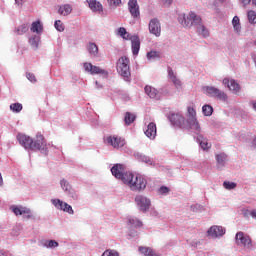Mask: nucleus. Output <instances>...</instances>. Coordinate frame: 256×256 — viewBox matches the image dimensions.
Here are the masks:
<instances>
[{
    "instance_id": "obj_1",
    "label": "nucleus",
    "mask_w": 256,
    "mask_h": 256,
    "mask_svg": "<svg viewBox=\"0 0 256 256\" xmlns=\"http://www.w3.org/2000/svg\"><path fill=\"white\" fill-rule=\"evenodd\" d=\"M169 121L172 125L181 127L182 129H190L193 133L201 132V125H199V121H197V112L193 107H188L187 120H185V117L181 114H171Z\"/></svg>"
},
{
    "instance_id": "obj_2",
    "label": "nucleus",
    "mask_w": 256,
    "mask_h": 256,
    "mask_svg": "<svg viewBox=\"0 0 256 256\" xmlns=\"http://www.w3.org/2000/svg\"><path fill=\"white\" fill-rule=\"evenodd\" d=\"M179 23L183 25V27H196L197 33L202 35L203 37H209V30L205 28L203 25V20L201 16L195 14V12H190L187 16L182 14L178 17Z\"/></svg>"
},
{
    "instance_id": "obj_3",
    "label": "nucleus",
    "mask_w": 256,
    "mask_h": 256,
    "mask_svg": "<svg viewBox=\"0 0 256 256\" xmlns=\"http://www.w3.org/2000/svg\"><path fill=\"white\" fill-rule=\"evenodd\" d=\"M124 185H128L135 193H141V191H145L147 188V179L141 176V174L135 175L130 173L124 181Z\"/></svg>"
},
{
    "instance_id": "obj_4",
    "label": "nucleus",
    "mask_w": 256,
    "mask_h": 256,
    "mask_svg": "<svg viewBox=\"0 0 256 256\" xmlns=\"http://www.w3.org/2000/svg\"><path fill=\"white\" fill-rule=\"evenodd\" d=\"M118 35H120V37H123L124 39H130L132 54L134 55V57H137L141 49V40L139 39V36L133 35L129 37V34L127 33V29H125L124 27H120L118 29Z\"/></svg>"
},
{
    "instance_id": "obj_5",
    "label": "nucleus",
    "mask_w": 256,
    "mask_h": 256,
    "mask_svg": "<svg viewBox=\"0 0 256 256\" xmlns=\"http://www.w3.org/2000/svg\"><path fill=\"white\" fill-rule=\"evenodd\" d=\"M51 144H47V140L41 133H37L35 139H32V149L31 151H40L43 155H48L49 146Z\"/></svg>"
},
{
    "instance_id": "obj_6",
    "label": "nucleus",
    "mask_w": 256,
    "mask_h": 256,
    "mask_svg": "<svg viewBox=\"0 0 256 256\" xmlns=\"http://www.w3.org/2000/svg\"><path fill=\"white\" fill-rule=\"evenodd\" d=\"M202 89L207 97H213L214 99H218V101H227L229 99L225 91L215 86H204Z\"/></svg>"
},
{
    "instance_id": "obj_7",
    "label": "nucleus",
    "mask_w": 256,
    "mask_h": 256,
    "mask_svg": "<svg viewBox=\"0 0 256 256\" xmlns=\"http://www.w3.org/2000/svg\"><path fill=\"white\" fill-rule=\"evenodd\" d=\"M117 71L125 81H128L131 77V70L129 67V58L121 57L117 62Z\"/></svg>"
},
{
    "instance_id": "obj_8",
    "label": "nucleus",
    "mask_w": 256,
    "mask_h": 256,
    "mask_svg": "<svg viewBox=\"0 0 256 256\" xmlns=\"http://www.w3.org/2000/svg\"><path fill=\"white\" fill-rule=\"evenodd\" d=\"M236 245H241L244 247L245 251H253V241L249 235L244 232H238L235 236Z\"/></svg>"
},
{
    "instance_id": "obj_9",
    "label": "nucleus",
    "mask_w": 256,
    "mask_h": 256,
    "mask_svg": "<svg viewBox=\"0 0 256 256\" xmlns=\"http://www.w3.org/2000/svg\"><path fill=\"white\" fill-rule=\"evenodd\" d=\"M10 209H11L12 213H14V215H16V217H19V215H22L23 219L35 220V215H33V212L25 206L13 205L10 207Z\"/></svg>"
},
{
    "instance_id": "obj_10",
    "label": "nucleus",
    "mask_w": 256,
    "mask_h": 256,
    "mask_svg": "<svg viewBox=\"0 0 256 256\" xmlns=\"http://www.w3.org/2000/svg\"><path fill=\"white\" fill-rule=\"evenodd\" d=\"M135 203L139 209V211H142V213H147L151 207V199H149L145 195H137L135 197Z\"/></svg>"
},
{
    "instance_id": "obj_11",
    "label": "nucleus",
    "mask_w": 256,
    "mask_h": 256,
    "mask_svg": "<svg viewBox=\"0 0 256 256\" xmlns=\"http://www.w3.org/2000/svg\"><path fill=\"white\" fill-rule=\"evenodd\" d=\"M111 173L116 179H120L123 183H125L127 177L131 174V172L125 173V167L122 164H115L111 168Z\"/></svg>"
},
{
    "instance_id": "obj_12",
    "label": "nucleus",
    "mask_w": 256,
    "mask_h": 256,
    "mask_svg": "<svg viewBox=\"0 0 256 256\" xmlns=\"http://www.w3.org/2000/svg\"><path fill=\"white\" fill-rule=\"evenodd\" d=\"M52 205L56 207L59 211H64V213H68L69 215H74L75 211L73 207L66 202H63L61 199H51Z\"/></svg>"
},
{
    "instance_id": "obj_13",
    "label": "nucleus",
    "mask_w": 256,
    "mask_h": 256,
    "mask_svg": "<svg viewBox=\"0 0 256 256\" xmlns=\"http://www.w3.org/2000/svg\"><path fill=\"white\" fill-rule=\"evenodd\" d=\"M16 139H17L19 145H21V147H24V149H26V151H31L32 145H33V138H31L30 136H28L26 134L18 133L16 136Z\"/></svg>"
},
{
    "instance_id": "obj_14",
    "label": "nucleus",
    "mask_w": 256,
    "mask_h": 256,
    "mask_svg": "<svg viewBox=\"0 0 256 256\" xmlns=\"http://www.w3.org/2000/svg\"><path fill=\"white\" fill-rule=\"evenodd\" d=\"M105 143L107 145H111L114 149H121V147H125V139L118 136L106 137Z\"/></svg>"
},
{
    "instance_id": "obj_15",
    "label": "nucleus",
    "mask_w": 256,
    "mask_h": 256,
    "mask_svg": "<svg viewBox=\"0 0 256 256\" xmlns=\"http://www.w3.org/2000/svg\"><path fill=\"white\" fill-rule=\"evenodd\" d=\"M83 67L86 73H90V75H107V71L105 69H101L99 66H95L89 62H85Z\"/></svg>"
},
{
    "instance_id": "obj_16",
    "label": "nucleus",
    "mask_w": 256,
    "mask_h": 256,
    "mask_svg": "<svg viewBox=\"0 0 256 256\" xmlns=\"http://www.w3.org/2000/svg\"><path fill=\"white\" fill-rule=\"evenodd\" d=\"M149 32L155 37H161V22H159V19L153 18L150 20Z\"/></svg>"
},
{
    "instance_id": "obj_17",
    "label": "nucleus",
    "mask_w": 256,
    "mask_h": 256,
    "mask_svg": "<svg viewBox=\"0 0 256 256\" xmlns=\"http://www.w3.org/2000/svg\"><path fill=\"white\" fill-rule=\"evenodd\" d=\"M222 83L229 89V91H232L234 95H237L241 91V86L233 79L229 80V78H224Z\"/></svg>"
},
{
    "instance_id": "obj_18",
    "label": "nucleus",
    "mask_w": 256,
    "mask_h": 256,
    "mask_svg": "<svg viewBox=\"0 0 256 256\" xmlns=\"http://www.w3.org/2000/svg\"><path fill=\"white\" fill-rule=\"evenodd\" d=\"M128 10L133 19H139V17H141V12L139 11V3L137 0L128 1Z\"/></svg>"
},
{
    "instance_id": "obj_19",
    "label": "nucleus",
    "mask_w": 256,
    "mask_h": 256,
    "mask_svg": "<svg viewBox=\"0 0 256 256\" xmlns=\"http://www.w3.org/2000/svg\"><path fill=\"white\" fill-rule=\"evenodd\" d=\"M225 233V228L222 226H212L208 229L207 235L212 239H217L218 237H223Z\"/></svg>"
},
{
    "instance_id": "obj_20",
    "label": "nucleus",
    "mask_w": 256,
    "mask_h": 256,
    "mask_svg": "<svg viewBox=\"0 0 256 256\" xmlns=\"http://www.w3.org/2000/svg\"><path fill=\"white\" fill-rule=\"evenodd\" d=\"M144 91L150 99H156V101H159L161 99V92H158L157 89L153 88L152 86H145Z\"/></svg>"
},
{
    "instance_id": "obj_21",
    "label": "nucleus",
    "mask_w": 256,
    "mask_h": 256,
    "mask_svg": "<svg viewBox=\"0 0 256 256\" xmlns=\"http://www.w3.org/2000/svg\"><path fill=\"white\" fill-rule=\"evenodd\" d=\"M144 133L148 139H155L157 137V125L154 122H150Z\"/></svg>"
},
{
    "instance_id": "obj_22",
    "label": "nucleus",
    "mask_w": 256,
    "mask_h": 256,
    "mask_svg": "<svg viewBox=\"0 0 256 256\" xmlns=\"http://www.w3.org/2000/svg\"><path fill=\"white\" fill-rule=\"evenodd\" d=\"M86 1L91 11H93L94 13H102L103 5L101 4V2L97 0H86Z\"/></svg>"
},
{
    "instance_id": "obj_23",
    "label": "nucleus",
    "mask_w": 256,
    "mask_h": 256,
    "mask_svg": "<svg viewBox=\"0 0 256 256\" xmlns=\"http://www.w3.org/2000/svg\"><path fill=\"white\" fill-rule=\"evenodd\" d=\"M216 167L217 169H223L227 163V154L225 153H220L216 154Z\"/></svg>"
},
{
    "instance_id": "obj_24",
    "label": "nucleus",
    "mask_w": 256,
    "mask_h": 256,
    "mask_svg": "<svg viewBox=\"0 0 256 256\" xmlns=\"http://www.w3.org/2000/svg\"><path fill=\"white\" fill-rule=\"evenodd\" d=\"M72 12L73 6H71V4H63L58 8V13L59 15H62V17H67L68 15H71Z\"/></svg>"
},
{
    "instance_id": "obj_25",
    "label": "nucleus",
    "mask_w": 256,
    "mask_h": 256,
    "mask_svg": "<svg viewBox=\"0 0 256 256\" xmlns=\"http://www.w3.org/2000/svg\"><path fill=\"white\" fill-rule=\"evenodd\" d=\"M135 157L137 160H139L141 163H146V165L155 166V161L147 155H144L142 153H136Z\"/></svg>"
},
{
    "instance_id": "obj_26",
    "label": "nucleus",
    "mask_w": 256,
    "mask_h": 256,
    "mask_svg": "<svg viewBox=\"0 0 256 256\" xmlns=\"http://www.w3.org/2000/svg\"><path fill=\"white\" fill-rule=\"evenodd\" d=\"M28 43L34 51H37V49H39V43H41V36H39L38 34L32 35L29 38Z\"/></svg>"
},
{
    "instance_id": "obj_27",
    "label": "nucleus",
    "mask_w": 256,
    "mask_h": 256,
    "mask_svg": "<svg viewBox=\"0 0 256 256\" xmlns=\"http://www.w3.org/2000/svg\"><path fill=\"white\" fill-rule=\"evenodd\" d=\"M30 31L32 33H36V35H41L43 33V23H41L39 20L34 21L31 24Z\"/></svg>"
},
{
    "instance_id": "obj_28",
    "label": "nucleus",
    "mask_w": 256,
    "mask_h": 256,
    "mask_svg": "<svg viewBox=\"0 0 256 256\" xmlns=\"http://www.w3.org/2000/svg\"><path fill=\"white\" fill-rule=\"evenodd\" d=\"M197 135L196 137V141L199 143L201 149H203V151L209 149V143H207V141L205 140V137L201 134V128H200V132L199 133H195Z\"/></svg>"
},
{
    "instance_id": "obj_29",
    "label": "nucleus",
    "mask_w": 256,
    "mask_h": 256,
    "mask_svg": "<svg viewBox=\"0 0 256 256\" xmlns=\"http://www.w3.org/2000/svg\"><path fill=\"white\" fill-rule=\"evenodd\" d=\"M87 51L91 57H98L99 55V47L94 42L88 44Z\"/></svg>"
},
{
    "instance_id": "obj_30",
    "label": "nucleus",
    "mask_w": 256,
    "mask_h": 256,
    "mask_svg": "<svg viewBox=\"0 0 256 256\" xmlns=\"http://www.w3.org/2000/svg\"><path fill=\"white\" fill-rule=\"evenodd\" d=\"M128 225L130 227H143V222H141L139 219L136 217H128Z\"/></svg>"
},
{
    "instance_id": "obj_31",
    "label": "nucleus",
    "mask_w": 256,
    "mask_h": 256,
    "mask_svg": "<svg viewBox=\"0 0 256 256\" xmlns=\"http://www.w3.org/2000/svg\"><path fill=\"white\" fill-rule=\"evenodd\" d=\"M69 199H72V201H78L79 200V194L77 191L73 188H70L68 191L64 192Z\"/></svg>"
},
{
    "instance_id": "obj_32",
    "label": "nucleus",
    "mask_w": 256,
    "mask_h": 256,
    "mask_svg": "<svg viewBox=\"0 0 256 256\" xmlns=\"http://www.w3.org/2000/svg\"><path fill=\"white\" fill-rule=\"evenodd\" d=\"M27 31H29V26H27V24H22V25L18 26L17 28H15L14 33L16 35H25V33H27Z\"/></svg>"
},
{
    "instance_id": "obj_33",
    "label": "nucleus",
    "mask_w": 256,
    "mask_h": 256,
    "mask_svg": "<svg viewBox=\"0 0 256 256\" xmlns=\"http://www.w3.org/2000/svg\"><path fill=\"white\" fill-rule=\"evenodd\" d=\"M232 25L236 33H241V22L237 16L233 17Z\"/></svg>"
},
{
    "instance_id": "obj_34",
    "label": "nucleus",
    "mask_w": 256,
    "mask_h": 256,
    "mask_svg": "<svg viewBox=\"0 0 256 256\" xmlns=\"http://www.w3.org/2000/svg\"><path fill=\"white\" fill-rule=\"evenodd\" d=\"M202 113L205 115V117H211V115H213V106L205 104L202 107Z\"/></svg>"
},
{
    "instance_id": "obj_35",
    "label": "nucleus",
    "mask_w": 256,
    "mask_h": 256,
    "mask_svg": "<svg viewBox=\"0 0 256 256\" xmlns=\"http://www.w3.org/2000/svg\"><path fill=\"white\" fill-rule=\"evenodd\" d=\"M44 247L47 249H55L56 247H59V242L55 240H46L44 243Z\"/></svg>"
},
{
    "instance_id": "obj_36",
    "label": "nucleus",
    "mask_w": 256,
    "mask_h": 256,
    "mask_svg": "<svg viewBox=\"0 0 256 256\" xmlns=\"http://www.w3.org/2000/svg\"><path fill=\"white\" fill-rule=\"evenodd\" d=\"M135 118L136 117L134 114H132L131 112H127L124 117L125 124L131 125V123H133L135 121Z\"/></svg>"
},
{
    "instance_id": "obj_37",
    "label": "nucleus",
    "mask_w": 256,
    "mask_h": 256,
    "mask_svg": "<svg viewBox=\"0 0 256 256\" xmlns=\"http://www.w3.org/2000/svg\"><path fill=\"white\" fill-rule=\"evenodd\" d=\"M60 186H61V189L64 191V193H66V191H68L71 188H73V186H71L69 181H67L66 179L60 180Z\"/></svg>"
},
{
    "instance_id": "obj_38",
    "label": "nucleus",
    "mask_w": 256,
    "mask_h": 256,
    "mask_svg": "<svg viewBox=\"0 0 256 256\" xmlns=\"http://www.w3.org/2000/svg\"><path fill=\"white\" fill-rule=\"evenodd\" d=\"M146 57H147L148 61H155V59H159V57H161V55L157 51H150L147 53Z\"/></svg>"
},
{
    "instance_id": "obj_39",
    "label": "nucleus",
    "mask_w": 256,
    "mask_h": 256,
    "mask_svg": "<svg viewBox=\"0 0 256 256\" xmlns=\"http://www.w3.org/2000/svg\"><path fill=\"white\" fill-rule=\"evenodd\" d=\"M10 109L13 113H21L23 111V105L21 103H13L10 105Z\"/></svg>"
},
{
    "instance_id": "obj_40",
    "label": "nucleus",
    "mask_w": 256,
    "mask_h": 256,
    "mask_svg": "<svg viewBox=\"0 0 256 256\" xmlns=\"http://www.w3.org/2000/svg\"><path fill=\"white\" fill-rule=\"evenodd\" d=\"M247 17H248L249 23H251L252 25L256 24V12L255 11H253V10L248 11Z\"/></svg>"
},
{
    "instance_id": "obj_41",
    "label": "nucleus",
    "mask_w": 256,
    "mask_h": 256,
    "mask_svg": "<svg viewBox=\"0 0 256 256\" xmlns=\"http://www.w3.org/2000/svg\"><path fill=\"white\" fill-rule=\"evenodd\" d=\"M223 187L224 189H227V191H231L237 187V183L231 181H224Z\"/></svg>"
},
{
    "instance_id": "obj_42",
    "label": "nucleus",
    "mask_w": 256,
    "mask_h": 256,
    "mask_svg": "<svg viewBox=\"0 0 256 256\" xmlns=\"http://www.w3.org/2000/svg\"><path fill=\"white\" fill-rule=\"evenodd\" d=\"M54 27L56 31H59L60 33H63V31H65V25H63V22L61 20H56L54 23Z\"/></svg>"
},
{
    "instance_id": "obj_43",
    "label": "nucleus",
    "mask_w": 256,
    "mask_h": 256,
    "mask_svg": "<svg viewBox=\"0 0 256 256\" xmlns=\"http://www.w3.org/2000/svg\"><path fill=\"white\" fill-rule=\"evenodd\" d=\"M107 3L111 9H117L121 5V0H107Z\"/></svg>"
},
{
    "instance_id": "obj_44",
    "label": "nucleus",
    "mask_w": 256,
    "mask_h": 256,
    "mask_svg": "<svg viewBox=\"0 0 256 256\" xmlns=\"http://www.w3.org/2000/svg\"><path fill=\"white\" fill-rule=\"evenodd\" d=\"M171 190L169 189V187L167 186H162L158 189V193L160 195H168V193L170 192Z\"/></svg>"
},
{
    "instance_id": "obj_45",
    "label": "nucleus",
    "mask_w": 256,
    "mask_h": 256,
    "mask_svg": "<svg viewBox=\"0 0 256 256\" xmlns=\"http://www.w3.org/2000/svg\"><path fill=\"white\" fill-rule=\"evenodd\" d=\"M26 78L28 79V81H30V83H35L37 81L35 74H33L31 72L26 73Z\"/></svg>"
},
{
    "instance_id": "obj_46",
    "label": "nucleus",
    "mask_w": 256,
    "mask_h": 256,
    "mask_svg": "<svg viewBox=\"0 0 256 256\" xmlns=\"http://www.w3.org/2000/svg\"><path fill=\"white\" fill-rule=\"evenodd\" d=\"M137 235H139V233L136 230L130 229L128 232V236L130 237V239L137 237Z\"/></svg>"
},
{
    "instance_id": "obj_47",
    "label": "nucleus",
    "mask_w": 256,
    "mask_h": 256,
    "mask_svg": "<svg viewBox=\"0 0 256 256\" xmlns=\"http://www.w3.org/2000/svg\"><path fill=\"white\" fill-rule=\"evenodd\" d=\"M168 75H169L170 79L176 78L175 73L173 72V69H171V68H168Z\"/></svg>"
},
{
    "instance_id": "obj_48",
    "label": "nucleus",
    "mask_w": 256,
    "mask_h": 256,
    "mask_svg": "<svg viewBox=\"0 0 256 256\" xmlns=\"http://www.w3.org/2000/svg\"><path fill=\"white\" fill-rule=\"evenodd\" d=\"M172 81L174 83V85H176V87H181V80L176 78H172Z\"/></svg>"
},
{
    "instance_id": "obj_49",
    "label": "nucleus",
    "mask_w": 256,
    "mask_h": 256,
    "mask_svg": "<svg viewBox=\"0 0 256 256\" xmlns=\"http://www.w3.org/2000/svg\"><path fill=\"white\" fill-rule=\"evenodd\" d=\"M190 245H191V247H197L198 245H201V242H199L198 240H192L191 242H190Z\"/></svg>"
},
{
    "instance_id": "obj_50",
    "label": "nucleus",
    "mask_w": 256,
    "mask_h": 256,
    "mask_svg": "<svg viewBox=\"0 0 256 256\" xmlns=\"http://www.w3.org/2000/svg\"><path fill=\"white\" fill-rule=\"evenodd\" d=\"M25 3V0H15V5L18 7H23V4Z\"/></svg>"
},
{
    "instance_id": "obj_51",
    "label": "nucleus",
    "mask_w": 256,
    "mask_h": 256,
    "mask_svg": "<svg viewBox=\"0 0 256 256\" xmlns=\"http://www.w3.org/2000/svg\"><path fill=\"white\" fill-rule=\"evenodd\" d=\"M249 105L254 109V111H256V100H251Z\"/></svg>"
},
{
    "instance_id": "obj_52",
    "label": "nucleus",
    "mask_w": 256,
    "mask_h": 256,
    "mask_svg": "<svg viewBox=\"0 0 256 256\" xmlns=\"http://www.w3.org/2000/svg\"><path fill=\"white\" fill-rule=\"evenodd\" d=\"M191 209H192L193 211H199V209H201V205L195 204L194 206H191Z\"/></svg>"
},
{
    "instance_id": "obj_53",
    "label": "nucleus",
    "mask_w": 256,
    "mask_h": 256,
    "mask_svg": "<svg viewBox=\"0 0 256 256\" xmlns=\"http://www.w3.org/2000/svg\"><path fill=\"white\" fill-rule=\"evenodd\" d=\"M109 256H119V252H117L116 250H109Z\"/></svg>"
},
{
    "instance_id": "obj_54",
    "label": "nucleus",
    "mask_w": 256,
    "mask_h": 256,
    "mask_svg": "<svg viewBox=\"0 0 256 256\" xmlns=\"http://www.w3.org/2000/svg\"><path fill=\"white\" fill-rule=\"evenodd\" d=\"M151 215H152V217H159V212L153 210V211H151Z\"/></svg>"
},
{
    "instance_id": "obj_55",
    "label": "nucleus",
    "mask_w": 256,
    "mask_h": 256,
    "mask_svg": "<svg viewBox=\"0 0 256 256\" xmlns=\"http://www.w3.org/2000/svg\"><path fill=\"white\" fill-rule=\"evenodd\" d=\"M164 5H171L173 3V0H162Z\"/></svg>"
},
{
    "instance_id": "obj_56",
    "label": "nucleus",
    "mask_w": 256,
    "mask_h": 256,
    "mask_svg": "<svg viewBox=\"0 0 256 256\" xmlns=\"http://www.w3.org/2000/svg\"><path fill=\"white\" fill-rule=\"evenodd\" d=\"M243 5H249V3H251V0H241Z\"/></svg>"
},
{
    "instance_id": "obj_57",
    "label": "nucleus",
    "mask_w": 256,
    "mask_h": 256,
    "mask_svg": "<svg viewBox=\"0 0 256 256\" xmlns=\"http://www.w3.org/2000/svg\"><path fill=\"white\" fill-rule=\"evenodd\" d=\"M95 85H96V89H101V88L103 87V86H101V85L99 84L98 81L95 82Z\"/></svg>"
},
{
    "instance_id": "obj_58",
    "label": "nucleus",
    "mask_w": 256,
    "mask_h": 256,
    "mask_svg": "<svg viewBox=\"0 0 256 256\" xmlns=\"http://www.w3.org/2000/svg\"><path fill=\"white\" fill-rule=\"evenodd\" d=\"M0 187H3V176L0 173Z\"/></svg>"
},
{
    "instance_id": "obj_59",
    "label": "nucleus",
    "mask_w": 256,
    "mask_h": 256,
    "mask_svg": "<svg viewBox=\"0 0 256 256\" xmlns=\"http://www.w3.org/2000/svg\"><path fill=\"white\" fill-rule=\"evenodd\" d=\"M110 254H109V250H106L103 254H102V256H109Z\"/></svg>"
},
{
    "instance_id": "obj_60",
    "label": "nucleus",
    "mask_w": 256,
    "mask_h": 256,
    "mask_svg": "<svg viewBox=\"0 0 256 256\" xmlns=\"http://www.w3.org/2000/svg\"><path fill=\"white\" fill-rule=\"evenodd\" d=\"M253 5L256 7V0H252Z\"/></svg>"
},
{
    "instance_id": "obj_61",
    "label": "nucleus",
    "mask_w": 256,
    "mask_h": 256,
    "mask_svg": "<svg viewBox=\"0 0 256 256\" xmlns=\"http://www.w3.org/2000/svg\"><path fill=\"white\" fill-rule=\"evenodd\" d=\"M223 1H225V0H218L219 3H223Z\"/></svg>"
},
{
    "instance_id": "obj_62",
    "label": "nucleus",
    "mask_w": 256,
    "mask_h": 256,
    "mask_svg": "<svg viewBox=\"0 0 256 256\" xmlns=\"http://www.w3.org/2000/svg\"><path fill=\"white\" fill-rule=\"evenodd\" d=\"M254 45L256 46V40L254 41Z\"/></svg>"
},
{
    "instance_id": "obj_63",
    "label": "nucleus",
    "mask_w": 256,
    "mask_h": 256,
    "mask_svg": "<svg viewBox=\"0 0 256 256\" xmlns=\"http://www.w3.org/2000/svg\"><path fill=\"white\" fill-rule=\"evenodd\" d=\"M63 209H65V206H62Z\"/></svg>"
}]
</instances>
